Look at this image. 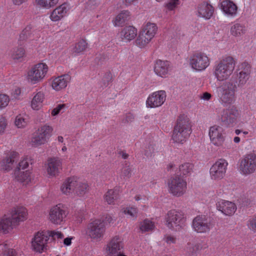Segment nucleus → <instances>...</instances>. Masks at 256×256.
<instances>
[{"mask_svg": "<svg viewBox=\"0 0 256 256\" xmlns=\"http://www.w3.org/2000/svg\"><path fill=\"white\" fill-rule=\"evenodd\" d=\"M27 211L25 208L18 207L12 210L10 215H4L0 219V231L8 232L20 222L26 219Z\"/></svg>", "mask_w": 256, "mask_h": 256, "instance_id": "f257e3e1", "label": "nucleus"}, {"mask_svg": "<svg viewBox=\"0 0 256 256\" xmlns=\"http://www.w3.org/2000/svg\"><path fill=\"white\" fill-rule=\"evenodd\" d=\"M188 118L185 114L180 115L174 126L172 138L174 142L182 144L186 142L192 132Z\"/></svg>", "mask_w": 256, "mask_h": 256, "instance_id": "f03ea898", "label": "nucleus"}, {"mask_svg": "<svg viewBox=\"0 0 256 256\" xmlns=\"http://www.w3.org/2000/svg\"><path fill=\"white\" fill-rule=\"evenodd\" d=\"M232 78L230 80L223 82L218 88V95L220 102L224 106L234 104L236 100L237 86Z\"/></svg>", "mask_w": 256, "mask_h": 256, "instance_id": "7ed1b4c3", "label": "nucleus"}, {"mask_svg": "<svg viewBox=\"0 0 256 256\" xmlns=\"http://www.w3.org/2000/svg\"><path fill=\"white\" fill-rule=\"evenodd\" d=\"M236 62L232 56H227L220 61L214 68V74L217 80L223 81L228 79L232 74Z\"/></svg>", "mask_w": 256, "mask_h": 256, "instance_id": "20e7f679", "label": "nucleus"}, {"mask_svg": "<svg viewBox=\"0 0 256 256\" xmlns=\"http://www.w3.org/2000/svg\"><path fill=\"white\" fill-rule=\"evenodd\" d=\"M88 188L86 183L78 181L75 178H70L64 182L60 190L66 194L74 192L78 196H82L86 194Z\"/></svg>", "mask_w": 256, "mask_h": 256, "instance_id": "39448f33", "label": "nucleus"}, {"mask_svg": "<svg viewBox=\"0 0 256 256\" xmlns=\"http://www.w3.org/2000/svg\"><path fill=\"white\" fill-rule=\"evenodd\" d=\"M165 219L167 226L171 230H180L185 226L186 218L181 212L170 210L168 212Z\"/></svg>", "mask_w": 256, "mask_h": 256, "instance_id": "423d86ee", "label": "nucleus"}, {"mask_svg": "<svg viewBox=\"0 0 256 256\" xmlns=\"http://www.w3.org/2000/svg\"><path fill=\"white\" fill-rule=\"evenodd\" d=\"M169 192L173 196H180L186 190V182L181 176H176L172 177L168 182Z\"/></svg>", "mask_w": 256, "mask_h": 256, "instance_id": "0eeeda50", "label": "nucleus"}, {"mask_svg": "<svg viewBox=\"0 0 256 256\" xmlns=\"http://www.w3.org/2000/svg\"><path fill=\"white\" fill-rule=\"evenodd\" d=\"M239 169L244 175L254 173L256 170V154L250 153L244 156L240 161Z\"/></svg>", "mask_w": 256, "mask_h": 256, "instance_id": "6e6552de", "label": "nucleus"}, {"mask_svg": "<svg viewBox=\"0 0 256 256\" xmlns=\"http://www.w3.org/2000/svg\"><path fill=\"white\" fill-rule=\"evenodd\" d=\"M48 70V66L44 63L34 65L28 73V79L34 84L40 82L45 76Z\"/></svg>", "mask_w": 256, "mask_h": 256, "instance_id": "1a4fd4ad", "label": "nucleus"}, {"mask_svg": "<svg viewBox=\"0 0 256 256\" xmlns=\"http://www.w3.org/2000/svg\"><path fill=\"white\" fill-rule=\"evenodd\" d=\"M240 115L239 110L235 106L224 110L220 117L222 125L226 128L232 127L236 123Z\"/></svg>", "mask_w": 256, "mask_h": 256, "instance_id": "9d476101", "label": "nucleus"}, {"mask_svg": "<svg viewBox=\"0 0 256 256\" xmlns=\"http://www.w3.org/2000/svg\"><path fill=\"white\" fill-rule=\"evenodd\" d=\"M68 214L67 208L62 204H58L51 208L49 218L54 224H60L65 220Z\"/></svg>", "mask_w": 256, "mask_h": 256, "instance_id": "9b49d317", "label": "nucleus"}, {"mask_svg": "<svg viewBox=\"0 0 256 256\" xmlns=\"http://www.w3.org/2000/svg\"><path fill=\"white\" fill-rule=\"evenodd\" d=\"M52 127L48 126H44L38 129V132L34 134L31 140L33 146L37 147L44 144L47 142L52 132Z\"/></svg>", "mask_w": 256, "mask_h": 256, "instance_id": "f8f14e48", "label": "nucleus"}, {"mask_svg": "<svg viewBox=\"0 0 256 256\" xmlns=\"http://www.w3.org/2000/svg\"><path fill=\"white\" fill-rule=\"evenodd\" d=\"M190 64L193 69L201 71L209 66L210 59L204 53H196L191 56Z\"/></svg>", "mask_w": 256, "mask_h": 256, "instance_id": "ddd939ff", "label": "nucleus"}, {"mask_svg": "<svg viewBox=\"0 0 256 256\" xmlns=\"http://www.w3.org/2000/svg\"><path fill=\"white\" fill-rule=\"evenodd\" d=\"M104 232V222L100 220H96L88 224L86 234L92 238L98 239L103 236Z\"/></svg>", "mask_w": 256, "mask_h": 256, "instance_id": "4468645a", "label": "nucleus"}, {"mask_svg": "<svg viewBox=\"0 0 256 256\" xmlns=\"http://www.w3.org/2000/svg\"><path fill=\"white\" fill-rule=\"evenodd\" d=\"M228 165L226 160L220 158L210 168V177L212 180H220L224 176Z\"/></svg>", "mask_w": 256, "mask_h": 256, "instance_id": "2eb2a0df", "label": "nucleus"}, {"mask_svg": "<svg viewBox=\"0 0 256 256\" xmlns=\"http://www.w3.org/2000/svg\"><path fill=\"white\" fill-rule=\"evenodd\" d=\"M192 226L194 230L200 233L207 232L212 227L210 220L205 215L196 216L193 220Z\"/></svg>", "mask_w": 256, "mask_h": 256, "instance_id": "dca6fc26", "label": "nucleus"}, {"mask_svg": "<svg viewBox=\"0 0 256 256\" xmlns=\"http://www.w3.org/2000/svg\"><path fill=\"white\" fill-rule=\"evenodd\" d=\"M166 92L164 90H158L153 92L146 100V104L150 108L162 106L166 100Z\"/></svg>", "mask_w": 256, "mask_h": 256, "instance_id": "f3484780", "label": "nucleus"}, {"mask_svg": "<svg viewBox=\"0 0 256 256\" xmlns=\"http://www.w3.org/2000/svg\"><path fill=\"white\" fill-rule=\"evenodd\" d=\"M48 239L49 238L46 234H44L43 232H38L32 241L33 249L37 252H42L44 250Z\"/></svg>", "mask_w": 256, "mask_h": 256, "instance_id": "a211bd4d", "label": "nucleus"}, {"mask_svg": "<svg viewBox=\"0 0 256 256\" xmlns=\"http://www.w3.org/2000/svg\"><path fill=\"white\" fill-rule=\"evenodd\" d=\"M222 128L220 126H211L209 131V136L212 142L215 146H222L224 140L222 134Z\"/></svg>", "mask_w": 256, "mask_h": 256, "instance_id": "6ab92c4d", "label": "nucleus"}, {"mask_svg": "<svg viewBox=\"0 0 256 256\" xmlns=\"http://www.w3.org/2000/svg\"><path fill=\"white\" fill-rule=\"evenodd\" d=\"M47 172L51 176H56L62 169V160L58 157L49 158L48 160Z\"/></svg>", "mask_w": 256, "mask_h": 256, "instance_id": "aec40b11", "label": "nucleus"}, {"mask_svg": "<svg viewBox=\"0 0 256 256\" xmlns=\"http://www.w3.org/2000/svg\"><path fill=\"white\" fill-rule=\"evenodd\" d=\"M216 205L217 209L226 216H232L236 210L234 203L224 200H218Z\"/></svg>", "mask_w": 256, "mask_h": 256, "instance_id": "412c9836", "label": "nucleus"}, {"mask_svg": "<svg viewBox=\"0 0 256 256\" xmlns=\"http://www.w3.org/2000/svg\"><path fill=\"white\" fill-rule=\"evenodd\" d=\"M35 32L36 30L32 24L26 26L20 34L19 44L22 45L26 42L33 40Z\"/></svg>", "mask_w": 256, "mask_h": 256, "instance_id": "4be33fe9", "label": "nucleus"}, {"mask_svg": "<svg viewBox=\"0 0 256 256\" xmlns=\"http://www.w3.org/2000/svg\"><path fill=\"white\" fill-rule=\"evenodd\" d=\"M71 76L68 74H65L56 78L52 82V87L56 90H60L65 88L70 82Z\"/></svg>", "mask_w": 256, "mask_h": 256, "instance_id": "5701e85b", "label": "nucleus"}, {"mask_svg": "<svg viewBox=\"0 0 256 256\" xmlns=\"http://www.w3.org/2000/svg\"><path fill=\"white\" fill-rule=\"evenodd\" d=\"M18 154L15 152H11L8 156L4 158L1 162L2 168L9 171L12 168L18 160Z\"/></svg>", "mask_w": 256, "mask_h": 256, "instance_id": "b1692460", "label": "nucleus"}, {"mask_svg": "<svg viewBox=\"0 0 256 256\" xmlns=\"http://www.w3.org/2000/svg\"><path fill=\"white\" fill-rule=\"evenodd\" d=\"M123 248V244L120 237H114L108 244L106 250L110 254H118Z\"/></svg>", "mask_w": 256, "mask_h": 256, "instance_id": "393cba45", "label": "nucleus"}, {"mask_svg": "<svg viewBox=\"0 0 256 256\" xmlns=\"http://www.w3.org/2000/svg\"><path fill=\"white\" fill-rule=\"evenodd\" d=\"M136 35L137 30L132 26H126L120 32L122 40L126 42L134 40Z\"/></svg>", "mask_w": 256, "mask_h": 256, "instance_id": "a878e982", "label": "nucleus"}, {"mask_svg": "<svg viewBox=\"0 0 256 256\" xmlns=\"http://www.w3.org/2000/svg\"><path fill=\"white\" fill-rule=\"evenodd\" d=\"M214 12L213 6L207 2H203L198 7V16L206 19H210Z\"/></svg>", "mask_w": 256, "mask_h": 256, "instance_id": "bb28decb", "label": "nucleus"}, {"mask_svg": "<svg viewBox=\"0 0 256 256\" xmlns=\"http://www.w3.org/2000/svg\"><path fill=\"white\" fill-rule=\"evenodd\" d=\"M169 66L168 61L158 60L154 65V71L157 75L163 77L168 73Z\"/></svg>", "mask_w": 256, "mask_h": 256, "instance_id": "cd10ccee", "label": "nucleus"}, {"mask_svg": "<svg viewBox=\"0 0 256 256\" xmlns=\"http://www.w3.org/2000/svg\"><path fill=\"white\" fill-rule=\"evenodd\" d=\"M120 188L116 186L114 189L109 190L104 195V200L108 204H114L120 198Z\"/></svg>", "mask_w": 256, "mask_h": 256, "instance_id": "c85d7f7f", "label": "nucleus"}, {"mask_svg": "<svg viewBox=\"0 0 256 256\" xmlns=\"http://www.w3.org/2000/svg\"><path fill=\"white\" fill-rule=\"evenodd\" d=\"M66 12V5L62 4L52 11L50 15V18L52 21H58L65 16Z\"/></svg>", "mask_w": 256, "mask_h": 256, "instance_id": "c756f323", "label": "nucleus"}, {"mask_svg": "<svg viewBox=\"0 0 256 256\" xmlns=\"http://www.w3.org/2000/svg\"><path fill=\"white\" fill-rule=\"evenodd\" d=\"M221 8L226 14L232 16L235 14L237 11L236 6L228 0H224L221 2Z\"/></svg>", "mask_w": 256, "mask_h": 256, "instance_id": "7c9ffc66", "label": "nucleus"}, {"mask_svg": "<svg viewBox=\"0 0 256 256\" xmlns=\"http://www.w3.org/2000/svg\"><path fill=\"white\" fill-rule=\"evenodd\" d=\"M14 176L16 179L24 184H28L30 181V172L28 170L22 172L18 170H15Z\"/></svg>", "mask_w": 256, "mask_h": 256, "instance_id": "2f4dec72", "label": "nucleus"}, {"mask_svg": "<svg viewBox=\"0 0 256 256\" xmlns=\"http://www.w3.org/2000/svg\"><path fill=\"white\" fill-rule=\"evenodd\" d=\"M250 77V76L249 75L238 73V72H236V76L234 77V76H232L233 78L232 80L236 84L237 88L244 86L249 80Z\"/></svg>", "mask_w": 256, "mask_h": 256, "instance_id": "473e14b6", "label": "nucleus"}, {"mask_svg": "<svg viewBox=\"0 0 256 256\" xmlns=\"http://www.w3.org/2000/svg\"><path fill=\"white\" fill-rule=\"evenodd\" d=\"M44 100V94L39 92L34 96L32 101V108L34 110H38L42 106V103Z\"/></svg>", "mask_w": 256, "mask_h": 256, "instance_id": "72a5a7b5", "label": "nucleus"}, {"mask_svg": "<svg viewBox=\"0 0 256 256\" xmlns=\"http://www.w3.org/2000/svg\"><path fill=\"white\" fill-rule=\"evenodd\" d=\"M157 29L158 28L156 24L148 22L143 26L142 31L152 38L156 33Z\"/></svg>", "mask_w": 256, "mask_h": 256, "instance_id": "f704fd0d", "label": "nucleus"}, {"mask_svg": "<svg viewBox=\"0 0 256 256\" xmlns=\"http://www.w3.org/2000/svg\"><path fill=\"white\" fill-rule=\"evenodd\" d=\"M246 28V26L240 24H234L230 29V32L232 35L235 36H240L245 34Z\"/></svg>", "mask_w": 256, "mask_h": 256, "instance_id": "c9c22d12", "label": "nucleus"}, {"mask_svg": "<svg viewBox=\"0 0 256 256\" xmlns=\"http://www.w3.org/2000/svg\"><path fill=\"white\" fill-rule=\"evenodd\" d=\"M152 38L147 36L143 32L141 31L139 36L137 38L136 42L140 48H143L146 46Z\"/></svg>", "mask_w": 256, "mask_h": 256, "instance_id": "e433bc0d", "label": "nucleus"}, {"mask_svg": "<svg viewBox=\"0 0 256 256\" xmlns=\"http://www.w3.org/2000/svg\"><path fill=\"white\" fill-rule=\"evenodd\" d=\"M130 18V12L128 10H123L116 18L115 25L120 26Z\"/></svg>", "mask_w": 256, "mask_h": 256, "instance_id": "4c0bfd02", "label": "nucleus"}, {"mask_svg": "<svg viewBox=\"0 0 256 256\" xmlns=\"http://www.w3.org/2000/svg\"><path fill=\"white\" fill-rule=\"evenodd\" d=\"M154 228V223L147 218L140 224V229L142 232L152 230Z\"/></svg>", "mask_w": 256, "mask_h": 256, "instance_id": "58836bf2", "label": "nucleus"}, {"mask_svg": "<svg viewBox=\"0 0 256 256\" xmlns=\"http://www.w3.org/2000/svg\"><path fill=\"white\" fill-rule=\"evenodd\" d=\"M25 54V50L22 47L14 48L11 52V58L14 60L22 58Z\"/></svg>", "mask_w": 256, "mask_h": 256, "instance_id": "ea45409f", "label": "nucleus"}, {"mask_svg": "<svg viewBox=\"0 0 256 256\" xmlns=\"http://www.w3.org/2000/svg\"><path fill=\"white\" fill-rule=\"evenodd\" d=\"M200 248L199 244H188L186 247V253L188 256H196Z\"/></svg>", "mask_w": 256, "mask_h": 256, "instance_id": "a19ab883", "label": "nucleus"}, {"mask_svg": "<svg viewBox=\"0 0 256 256\" xmlns=\"http://www.w3.org/2000/svg\"><path fill=\"white\" fill-rule=\"evenodd\" d=\"M36 1L40 6L49 8L56 5L58 0H36Z\"/></svg>", "mask_w": 256, "mask_h": 256, "instance_id": "79ce46f5", "label": "nucleus"}, {"mask_svg": "<svg viewBox=\"0 0 256 256\" xmlns=\"http://www.w3.org/2000/svg\"><path fill=\"white\" fill-rule=\"evenodd\" d=\"M238 73H242L245 74L250 76L251 72V66L250 64L247 62H242L238 66V69L237 70Z\"/></svg>", "mask_w": 256, "mask_h": 256, "instance_id": "37998d69", "label": "nucleus"}, {"mask_svg": "<svg viewBox=\"0 0 256 256\" xmlns=\"http://www.w3.org/2000/svg\"><path fill=\"white\" fill-rule=\"evenodd\" d=\"M88 44L86 40H81L78 43L76 44L75 47L74 48V52L79 54L84 50L87 48Z\"/></svg>", "mask_w": 256, "mask_h": 256, "instance_id": "c03bdc74", "label": "nucleus"}, {"mask_svg": "<svg viewBox=\"0 0 256 256\" xmlns=\"http://www.w3.org/2000/svg\"><path fill=\"white\" fill-rule=\"evenodd\" d=\"M193 166L191 163H184L180 166V171L184 176L188 175L192 172Z\"/></svg>", "mask_w": 256, "mask_h": 256, "instance_id": "a18cd8bd", "label": "nucleus"}, {"mask_svg": "<svg viewBox=\"0 0 256 256\" xmlns=\"http://www.w3.org/2000/svg\"><path fill=\"white\" fill-rule=\"evenodd\" d=\"M124 212L126 214L130 216V218L132 220H135L138 216V210L134 207H128L126 208Z\"/></svg>", "mask_w": 256, "mask_h": 256, "instance_id": "49530a36", "label": "nucleus"}, {"mask_svg": "<svg viewBox=\"0 0 256 256\" xmlns=\"http://www.w3.org/2000/svg\"><path fill=\"white\" fill-rule=\"evenodd\" d=\"M112 74H111V72H106L104 74V75L102 79V86L104 87L108 86V85L109 84V83L112 82Z\"/></svg>", "mask_w": 256, "mask_h": 256, "instance_id": "de8ad7c7", "label": "nucleus"}, {"mask_svg": "<svg viewBox=\"0 0 256 256\" xmlns=\"http://www.w3.org/2000/svg\"><path fill=\"white\" fill-rule=\"evenodd\" d=\"M46 235L48 236V238L51 237L53 240L56 238L62 239L64 238V235L61 232L54 230L48 232Z\"/></svg>", "mask_w": 256, "mask_h": 256, "instance_id": "09e8293b", "label": "nucleus"}, {"mask_svg": "<svg viewBox=\"0 0 256 256\" xmlns=\"http://www.w3.org/2000/svg\"><path fill=\"white\" fill-rule=\"evenodd\" d=\"M26 122L24 118L20 115L18 116L15 120V124L18 128H21L25 126L26 125Z\"/></svg>", "mask_w": 256, "mask_h": 256, "instance_id": "8fccbe9b", "label": "nucleus"}, {"mask_svg": "<svg viewBox=\"0 0 256 256\" xmlns=\"http://www.w3.org/2000/svg\"><path fill=\"white\" fill-rule=\"evenodd\" d=\"M10 102L8 96L4 94H0V108H3L8 106Z\"/></svg>", "mask_w": 256, "mask_h": 256, "instance_id": "3c124183", "label": "nucleus"}, {"mask_svg": "<svg viewBox=\"0 0 256 256\" xmlns=\"http://www.w3.org/2000/svg\"><path fill=\"white\" fill-rule=\"evenodd\" d=\"M132 169L130 166H124L122 168L121 172V176L124 178H130L132 176Z\"/></svg>", "mask_w": 256, "mask_h": 256, "instance_id": "603ef678", "label": "nucleus"}, {"mask_svg": "<svg viewBox=\"0 0 256 256\" xmlns=\"http://www.w3.org/2000/svg\"><path fill=\"white\" fill-rule=\"evenodd\" d=\"M248 226L251 230L256 232V216L248 220Z\"/></svg>", "mask_w": 256, "mask_h": 256, "instance_id": "864d4df0", "label": "nucleus"}, {"mask_svg": "<svg viewBox=\"0 0 256 256\" xmlns=\"http://www.w3.org/2000/svg\"><path fill=\"white\" fill-rule=\"evenodd\" d=\"M155 150L154 146L152 144H149L146 147L144 150V154L147 156H151L152 154L154 153Z\"/></svg>", "mask_w": 256, "mask_h": 256, "instance_id": "5fc2aeb1", "label": "nucleus"}, {"mask_svg": "<svg viewBox=\"0 0 256 256\" xmlns=\"http://www.w3.org/2000/svg\"><path fill=\"white\" fill-rule=\"evenodd\" d=\"M28 166V162L27 159H24L21 160L19 163L18 166H16V170H18L21 171V170H24Z\"/></svg>", "mask_w": 256, "mask_h": 256, "instance_id": "6e6d98bb", "label": "nucleus"}, {"mask_svg": "<svg viewBox=\"0 0 256 256\" xmlns=\"http://www.w3.org/2000/svg\"><path fill=\"white\" fill-rule=\"evenodd\" d=\"M178 4V0H170L166 4V7L169 10H174Z\"/></svg>", "mask_w": 256, "mask_h": 256, "instance_id": "4d7b16f0", "label": "nucleus"}, {"mask_svg": "<svg viewBox=\"0 0 256 256\" xmlns=\"http://www.w3.org/2000/svg\"><path fill=\"white\" fill-rule=\"evenodd\" d=\"M64 104H60L56 106V108H54L52 112V115L54 116L57 115L60 111L61 110L65 107Z\"/></svg>", "mask_w": 256, "mask_h": 256, "instance_id": "13d9d810", "label": "nucleus"}, {"mask_svg": "<svg viewBox=\"0 0 256 256\" xmlns=\"http://www.w3.org/2000/svg\"><path fill=\"white\" fill-rule=\"evenodd\" d=\"M134 116L132 114L129 113L126 115L125 118L122 120V122L124 123L130 122L134 120Z\"/></svg>", "mask_w": 256, "mask_h": 256, "instance_id": "bf43d9fd", "label": "nucleus"}, {"mask_svg": "<svg viewBox=\"0 0 256 256\" xmlns=\"http://www.w3.org/2000/svg\"><path fill=\"white\" fill-rule=\"evenodd\" d=\"M6 120L4 118H2L0 119V133H2L4 132V130L6 128Z\"/></svg>", "mask_w": 256, "mask_h": 256, "instance_id": "052dcab7", "label": "nucleus"}, {"mask_svg": "<svg viewBox=\"0 0 256 256\" xmlns=\"http://www.w3.org/2000/svg\"><path fill=\"white\" fill-rule=\"evenodd\" d=\"M106 58L102 54H99L95 58V62L98 65H100L106 60Z\"/></svg>", "mask_w": 256, "mask_h": 256, "instance_id": "680f3d73", "label": "nucleus"}, {"mask_svg": "<svg viewBox=\"0 0 256 256\" xmlns=\"http://www.w3.org/2000/svg\"><path fill=\"white\" fill-rule=\"evenodd\" d=\"M165 240L168 244H174L176 238L172 236H168L165 237Z\"/></svg>", "mask_w": 256, "mask_h": 256, "instance_id": "e2e57ef3", "label": "nucleus"}, {"mask_svg": "<svg viewBox=\"0 0 256 256\" xmlns=\"http://www.w3.org/2000/svg\"><path fill=\"white\" fill-rule=\"evenodd\" d=\"M4 255V256H17L16 250L10 248L8 249Z\"/></svg>", "mask_w": 256, "mask_h": 256, "instance_id": "0e129e2a", "label": "nucleus"}, {"mask_svg": "<svg viewBox=\"0 0 256 256\" xmlns=\"http://www.w3.org/2000/svg\"><path fill=\"white\" fill-rule=\"evenodd\" d=\"M21 94V90L19 88H16L12 92V95L15 98H18Z\"/></svg>", "mask_w": 256, "mask_h": 256, "instance_id": "69168bd1", "label": "nucleus"}, {"mask_svg": "<svg viewBox=\"0 0 256 256\" xmlns=\"http://www.w3.org/2000/svg\"><path fill=\"white\" fill-rule=\"evenodd\" d=\"M9 249L6 244H0V252H2V254H4Z\"/></svg>", "mask_w": 256, "mask_h": 256, "instance_id": "338daca9", "label": "nucleus"}, {"mask_svg": "<svg viewBox=\"0 0 256 256\" xmlns=\"http://www.w3.org/2000/svg\"><path fill=\"white\" fill-rule=\"evenodd\" d=\"M211 97L212 95L210 94L208 92H205L203 94L202 96H201V98L204 100H208L211 98Z\"/></svg>", "mask_w": 256, "mask_h": 256, "instance_id": "774afa93", "label": "nucleus"}]
</instances>
